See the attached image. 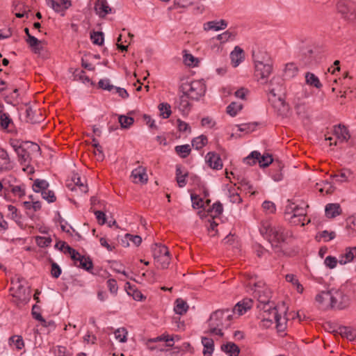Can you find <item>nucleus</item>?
Instances as JSON below:
<instances>
[{"label": "nucleus", "instance_id": "22", "mask_svg": "<svg viewBox=\"0 0 356 356\" xmlns=\"http://www.w3.org/2000/svg\"><path fill=\"white\" fill-rule=\"evenodd\" d=\"M252 58L254 62V65L258 63L272 62L268 53L260 49L252 51Z\"/></svg>", "mask_w": 356, "mask_h": 356}, {"label": "nucleus", "instance_id": "40", "mask_svg": "<svg viewBox=\"0 0 356 356\" xmlns=\"http://www.w3.org/2000/svg\"><path fill=\"white\" fill-rule=\"evenodd\" d=\"M242 108V104L233 102L227 106L226 111L230 116L234 117Z\"/></svg>", "mask_w": 356, "mask_h": 356}, {"label": "nucleus", "instance_id": "34", "mask_svg": "<svg viewBox=\"0 0 356 356\" xmlns=\"http://www.w3.org/2000/svg\"><path fill=\"white\" fill-rule=\"evenodd\" d=\"M188 309V305L187 302L181 298H177L175 300V305L174 311L176 314L183 315L186 313Z\"/></svg>", "mask_w": 356, "mask_h": 356}, {"label": "nucleus", "instance_id": "25", "mask_svg": "<svg viewBox=\"0 0 356 356\" xmlns=\"http://www.w3.org/2000/svg\"><path fill=\"white\" fill-rule=\"evenodd\" d=\"M227 26V22L225 19H220V21H211L204 24V29L206 31L215 30L220 31L225 29Z\"/></svg>", "mask_w": 356, "mask_h": 356}, {"label": "nucleus", "instance_id": "12", "mask_svg": "<svg viewBox=\"0 0 356 356\" xmlns=\"http://www.w3.org/2000/svg\"><path fill=\"white\" fill-rule=\"evenodd\" d=\"M131 177H133V181L136 184L140 183L141 184H145L148 181L146 168L143 166H138L134 169L131 172Z\"/></svg>", "mask_w": 356, "mask_h": 356}, {"label": "nucleus", "instance_id": "9", "mask_svg": "<svg viewBox=\"0 0 356 356\" xmlns=\"http://www.w3.org/2000/svg\"><path fill=\"white\" fill-rule=\"evenodd\" d=\"M271 309L273 312V318L276 323L275 327L277 333L280 336L284 337L286 334L284 332L286 329L287 320L286 318H282L281 315L279 314L277 306L275 304H272Z\"/></svg>", "mask_w": 356, "mask_h": 356}, {"label": "nucleus", "instance_id": "21", "mask_svg": "<svg viewBox=\"0 0 356 356\" xmlns=\"http://www.w3.org/2000/svg\"><path fill=\"white\" fill-rule=\"evenodd\" d=\"M325 216L329 218H334L342 213L340 204L338 203H330L325 206Z\"/></svg>", "mask_w": 356, "mask_h": 356}, {"label": "nucleus", "instance_id": "51", "mask_svg": "<svg viewBox=\"0 0 356 356\" xmlns=\"http://www.w3.org/2000/svg\"><path fill=\"white\" fill-rule=\"evenodd\" d=\"M171 258L169 254H164L159 258L154 259L155 262L157 264L158 267L165 269L167 268L170 264Z\"/></svg>", "mask_w": 356, "mask_h": 356}, {"label": "nucleus", "instance_id": "63", "mask_svg": "<svg viewBox=\"0 0 356 356\" xmlns=\"http://www.w3.org/2000/svg\"><path fill=\"white\" fill-rule=\"evenodd\" d=\"M191 197L193 202L192 206L194 209H205L204 202H203V200L200 198L197 195L191 194Z\"/></svg>", "mask_w": 356, "mask_h": 356}, {"label": "nucleus", "instance_id": "61", "mask_svg": "<svg viewBox=\"0 0 356 356\" xmlns=\"http://www.w3.org/2000/svg\"><path fill=\"white\" fill-rule=\"evenodd\" d=\"M35 241L37 245L40 248H46L50 245L52 240L50 236H36Z\"/></svg>", "mask_w": 356, "mask_h": 356}, {"label": "nucleus", "instance_id": "62", "mask_svg": "<svg viewBox=\"0 0 356 356\" xmlns=\"http://www.w3.org/2000/svg\"><path fill=\"white\" fill-rule=\"evenodd\" d=\"M98 88L104 90L111 91L115 86L112 85L108 79H100L98 82Z\"/></svg>", "mask_w": 356, "mask_h": 356}, {"label": "nucleus", "instance_id": "53", "mask_svg": "<svg viewBox=\"0 0 356 356\" xmlns=\"http://www.w3.org/2000/svg\"><path fill=\"white\" fill-rule=\"evenodd\" d=\"M260 158V153L257 151L252 152L248 156L243 159V162L248 165H253L257 163V159Z\"/></svg>", "mask_w": 356, "mask_h": 356}, {"label": "nucleus", "instance_id": "39", "mask_svg": "<svg viewBox=\"0 0 356 356\" xmlns=\"http://www.w3.org/2000/svg\"><path fill=\"white\" fill-rule=\"evenodd\" d=\"M273 229L274 227H273L269 222L265 221L261 222L259 232L263 236L268 238L270 241V234H272Z\"/></svg>", "mask_w": 356, "mask_h": 356}, {"label": "nucleus", "instance_id": "37", "mask_svg": "<svg viewBox=\"0 0 356 356\" xmlns=\"http://www.w3.org/2000/svg\"><path fill=\"white\" fill-rule=\"evenodd\" d=\"M339 330V334L342 337H346L350 341L356 339V330H353L349 327H340Z\"/></svg>", "mask_w": 356, "mask_h": 356}, {"label": "nucleus", "instance_id": "58", "mask_svg": "<svg viewBox=\"0 0 356 356\" xmlns=\"http://www.w3.org/2000/svg\"><path fill=\"white\" fill-rule=\"evenodd\" d=\"M9 343H13L17 350H21L24 346V340L22 336L14 335L9 338Z\"/></svg>", "mask_w": 356, "mask_h": 356}, {"label": "nucleus", "instance_id": "57", "mask_svg": "<svg viewBox=\"0 0 356 356\" xmlns=\"http://www.w3.org/2000/svg\"><path fill=\"white\" fill-rule=\"evenodd\" d=\"M258 125L257 122L243 123L237 125L239 131L250 133L253 131Z\"/></svg>", "mask_w": 356, "mask_h": 356}, {"label": "nucleus", "instance_id": "24", "mask_svg": "<svg viewBox=\"0 0 356 356\" xmlns=\"http://www.w3.org/2000/svg\"><path fill=\"white\" fill-rule=\"evenodd\" d=\"M76 261H79V264L77 266L79 268H83L88 272H90L93 268V263L90 257L83 256L79 253V255L76 256Z\"/></svg>", "mask_w": 356, "mask_h": 356}, {"label": "nucleus", "instance_id": "15", "mask_svg": "<svg viewBox=\"0 0 356 356\" xmlns=\"http://www.w3.org/2000/svg\"><path fill=\"white\" fill-rule=\"evenodd\" d=\"M207 162L213 169L219 170L222 168V162L219 154L210 152L206 156Z\"/></svg>", "mask_w": 356, "mask_h": 356}, {"label": "nucleus", "instance_id": "60", "mask_svg": "<svg viewBox=\"0 0 356 356\" xmlns=\"http://www.w3.org/2000/svg\"><path fill=\"white\" fill-rule=\"evenodd\" d=\"M351 175L349 170L343 169L339 174L331 175V177L337 178V181L339 182H344L348 181V177Z\"/></svg>", "mask_w": 356, "mask_h": 356}, {"label": "nucleus", "instance_id": "4", "mask_svg": "<svg viewBox=\"0 0 356 356\" xmlns=\"http://www.w3.org/2000/svg\"><path fill=\"white\" fill-rule=\"evenodd\" d=\"M180 91L186 94L190 99L197 101L204 95L206 92V86L200 81H193L183 83L180 88Z\"/></svg>", "mask_w": 356, "mask_h": 356}, {"label": "nucleus", "instance_id": "2", "mask_svg": "<svg viewBox=\"0 0 356 356\" xmlns=\"http://www.w3.org/2000/svg\"><path fill=\"white\" fill-rule=\"evenodd\" d=\"M256 278V275H248L250 281ZM249 284H252L254 287L252 288V290H254V296L257 298V300L260 304L258 305V307H260L261 305H262L261 309H265L267 307H271L272 304H275L273 302L270 301L272 294L270 289L264 286V284L262 282L259 281L253 283L250 282Z\"/></svg>", "mask_w": 356, "mask_h": 356}, {"label": "nucleus", "instance_id": "31", "mask_svg": "<svg viewBox=\"0 0 356 356\" xmlns=\"http://www.w3.org/2000/svg\"><path fill=\"white\" fill-rule=\"evenodd\" d=\"M188 176V172H185L183 173L181 170V165H176V181L178 184V186L181 188L184 187L186 184V177Z\"/></svg>", "mask_w": 356, "mask_h": 356}, {"label": "nucleus", "instance_id": "29", "mask_svg": "<svg viewBox=\"0 0 356 356\" xmlns=\"http://www.w3.org/2000/svg\"><path fill=\"white\" fill-rule=\"evenodd\" d=\"M202 343L204 346V356H211L214 350V341L212 339L206 337H202Z\"/></svg>", "mask_w": 356, "mask_h": 356}, {"label": "nucleus", "instance_id": "27", "mask_svg": "<svg viewBox=\"0 0 356 356\" xmlns=\"http://www.w3.org/2000/svg\"><path fill=\"white\" fill-rule=\"evenodd\" d=\"M125 289L129 296L133 297L135 300L141 301L145 299L140 291H139L135 286L131 285L129 282L125 284Z\"/></svg>", "mask_w": 356, "mask_h": 356}, {"label": "nucleus", "instance_id": "42", "mask_svg": "<svg viewBox=\"0 0 356 356\" xmlns=\"http://www.w3.org/2000/svg\"><path fill=\"white\" fill-rule=\"evenodd\" d=\"M208 143L207 137L204 135H201L196 137L192 140V146L197 150L201 149Z\"/></svg>", "mask_w": 356, "mask_h": 356}, {"label": "nucleus", "instance_id": "26", "mask_svg": "<svg viewBox=\"0 0 356 356\" xmlns=\"http://www.w3.org/2000/svg\"><path fill=\"white\" fill-rule=\"evenodd\" d=\"M306 216L305 209L298 205H295V211L292 216H291V222L299 224L302 223L304 225L305 223L301 222V218H305Z\"/></svg>", "mask_w": 356, "mask_h": 356}, {"label": "nucleus", "instance_id": "10", "mask_svg": "<svg viewBox=\"0 0 356 356\" xmlns=\"http://www.w3.org/2000/svg\"><path fill=\"white\" fill-rule=\"evenodd\" d=\"M254 67V76L257 78L258 80L266 79L273 71L272 62L266 63H258L257 65H255Z\"/></svg>", "mask_w": 356, "mask_h": 356}, {"label": "nucleus", "instance_id": "50", "mask_svg": "<svg viewBox=\"0 0 356 356\" xmlns=\"http://www.w3.org/2000/svg\"><path fill=\"white\" fill-rule=\"evenodd\" d=\"M158 108L161 113L160 115L163 117V118L167 119L170 116L172 113L171 106L168 103H161L159 104Z\"/></svg>", "mask_w": 356, "mask_h": 356}, {"label": "nucleus", "instance_id": "23", "mask_svg": "<svg viewBox=\"0 0 356 356\" xmlns=\"http://www.w3.org/2000/svg\"><path fill=\"white\" fill-rule=\"evenodd\" d=\"M334 132L337 136V139L340 140L341 142L348 141L350 138L349 131L347 127L344 125L339 124L337 126H334Z\"/></svg>", "mask_w": 356, "mask_h": 356}, {"label": "nucleus", "instance_id": "54", "mask_svg": "<svg viewBox=\"0 0 356 356\" xmlns=\"http://www.w3.org/2000/svg\"><path fill=\"white\" fill-rule=\"evenodd\" d=\"M188 99H189V97L186 94H184V93L179 97V108L183 112H184L186 111H189L191 109V104L188 102Z\"/></svg>", "mask_w": 356, "mask_h": 356}, {"label": "nucleus", "instance_id": "7", "mask_svg": "<svg viewBox=\"0 0 356 356\" xmlns=\"http://www.w3.org/2000/svg\"><path fill=\"white\" fill-rule=\"evenodd\" d=\"M225 312L228 313V309H218L216 312H213L209 318V330L208 331L210 334H214L216 335H218L220 337L223 336V332L222 331V329L223 328V325L222 323H218V322H216L214 321H218L219 318L222 317L224 316Z\"/></svg>", "mask_w": 356, "mask_h": 356}, {"label": "nucleus", "instance_id": "19", "mask_svg": "<svg viewBox=\"0 0 356 356\" xmlns=\"http://www.w3.org/2000/svg\"><path fill=\"white\" fill-rule=\"evenodd\" d=\"M315 300L323 309H327L330 308L328 304L331 302V290L322 291L316 295Z\"/></svg>", "mask_w": 356, "mask_h": 356}, {"label": "nucleus", "instance_id": "64", "mask_svg": "<svg viewBox=\"0 0 356 356\" xmlns=\"http://www.w3.org/2000/svg\"><path fill=\"white\" fill-rule=\"evenodd\" d=\"M11 122L13 120L8 113H4L0 115V126L3 129H6Z\"/></svg>", "mask_w": 356, "mask_h": 356}, {"label": "nucleus", "instance_id": "46", "mask_svg": "<svg viewBox=\"0 0 356 356\" xmlns=\"http://www.w3.org/2000/svg\"><path fill=\"white\" fill-rule=\"evenodd\" d=\"M223 211V207L222 204L218 201L215 202L212 207H210L207 209L208 213H211V216H213V218H216L222 214Z\"/></svg>", "mask_w": 356, "mask_h": 356}, {"label": "nucleus", "instance_id": "47", "mask_svg": "<svg viewBox=\"0 0 356 356\" xmlns=\"http://www.w3.org/2000/svg\"><path fill=\"white\" fill-rule=\"evenodd\" d=\"M90 39L94 44L102 45L104 41V35L102 31L90 32Z\"/></svg>", "mask_w": 356, "mask_h": 356}, {"label": "nucleus", "instance_id": "38", "mask_svg": "<svg viewBox=\"0 0 356 356\" xmlns=\"http://www.w3.org/2000/svg\"><path fill=\"white\" fill-rule=\"evenodd\" d=\"M7 188H8V192L10 191L15 197L22 198L26 195L24 184L19 186L10 185Z\"/></svg>", "mask_w": 356, "mask_h": 356}, {"label": "nucleus", "instance_id": "44", "mask_svg": "<svg viewBox=\"0 0 356 356\" xmlns=\"http://www.w3.org/2000/svg\"><path fill=\"white\" fill-rule=\"evenodd\" d=\"M19 90L17 88H15L10 95H5L3 99L4 101L9 104L16 106L18 104Z\"/></svg>", "mask_w": 356, "mask_h": 356}, {"label": "nucleus", "instance_id": "32", "mask_svg": "<svg viewBox=\"0 0 356 356\" xmlns=\"http://www.w3.org/2000/svg\"><path fill=\"white\" fill-rule=\"evenodd\" d=\"M305 82L307 85L318 89L322 87L319 79L314 74L309 72L305 74Z\"/></svg>", "mask_w": 356, "mask_h": 356}, {"label": "nucleus", "instance_id": "43", "mask_svg": "<svg viewBox=\"0 0 356 356\" xmlns=\"http://www.w3.org/2000/svg\"><path fill=\"white\" fill-rule=\"evenodd\" d=\"M10 164V158L8 152L2 148H0V170L8 169Z\"/></svg>", "mask_w": 356, "mask_h": 356}, {"label": "nucleus", "instance_id": "55", "mask_svg": "<svg viewBox=\"0 0 356 356\" xmlns=\"http://www.w3.org/2000/svg\"><path fill=\"white\" fill-rule=\"evenodd\" d=\"M119 122L122 129H127L131 127L134 122V120L132 117L126 115H120L118 118Z\"/></svg>", "mask_w": 356, "mask_h": 356}, {"label": "nucleus", "instance_id": "33", "mask_svg": "<svg viewBox=\"0 0 356 356\" xmlns=\"http://www.w3.org/2000/svg\"><path fill=\"white\" fill-rule=\"evenodd\" d=\"M71 181L74 183L76 190L79 189L81 193H86L88 192V185L86 182L81 181V179L79 174H74L72 177Z\"/></svg>", "mask_w": 356, "mask_h": 356}, {"label": "nucleus", "instance_id": "30", "mask_svg": "<svg viewBox=\"0 0 356 356\" xmlns=\"http://www.w3.org/2000/svg\"><path fill=\"white\" fill-rule=\"evenodd\" d=\"M221 350L229 356H238L240 353L239 347L234 343L227 342L221 346Z\"/></svg>", "mask_w": 356, "mask_h": 356}, {"label": "nucleus", "instance_id": "6", "mask_svg": "<svg viewBox=\"0 0 356 356\" xmlns=\"http://www.w3.org/2000/svg\"><path fill=\"white\" fill-rule=\"evenodd\" d=\"M24 281L23 277H18L17 282L19 283L17 289L13 293V298H15V302L19 306L20 304L26 305L31 300V291L30 289H26L22 284Z\"/></svg>", "mask_w": 356, "mask_h": 356}, {"label": "nucleus", "instance_id": "14", "mask_svg": "<svg viewBox=\"0 0 356 356\" xmlns=\"http://www.w3.org/2000/svg\"><path fill=\"white\" fill-rule=\"evenodd\" d=\"M95 10L102 18L111 13V8L108 6L106 0H97L95 3Z\"/></svg>", "mask_w": 356, "mask_h": 356}, {"label": "nucleus", "instance_id": "8", "mask_svg": "<svg viewBox=\"0 0 356 356\" xmlns=\"http://www.w3.org/2000/svg\"><path fill=\"white\" fill-rule=\"evenodd\" d=\"M270 235V241L278 243H285L286 239L292 236V232L282 226L274 227Z\"/></svg>", "mask_w": 356, "mask_h": 356}, {"label": "nucleus", "instance_id": "56", "mask_svg": "<svg viewBox=\"0 0 356 356\" xmlns=\"http://www.w3.org/2000/svg\"><path fill=\"white\" fill-rule=\"evenodd\" d=\"M49 261L51 264V275L54 278H58L62 273L60 267L51 259H49Z\"/></svg>", "mask_w": 356, "mask_h": 356}, {"label": "nucleus", "instance_id": "49", "mask_svg": "<svg viewBox=\"0 0 356 356\" xmlns=\"http://www.w3.org/2000/svg\"><path fill=\"white\" fill-rule=\"evenodd\" d=\"M285 278L287 282H291L296 287V290L298 293H302L303 292L304 288L302 285L293 274H287Z\"/></svg>", "mask_w": 356, "mask_h": 356}, {"label": "nucleus", "instance_id": "1", "mask_svg": "<svg viewBox=\"0 0 356 356\" xmlns=\"http://www.w3.org/2000/svg\"><path fill=\"white\" fill-rule=\"evenodd\" d=\"M277 87H273V85L275 82H276V79L273 78L270 82V85L271 88L268 89L269 90V96L268 101L271 103L272 106L273 107L275 111L277 114L282 118L287 117L290 111L289 105L285 102L284 99L280 96L279 92H282V80L277 78Z\"/></svg>", "mask_w": 356, "mask_h": 356}, {"label": "nucleus", "instance_id": "17", "mask_svg": "<svg viewBox=\"0 0 356 356\" xmlns=\"http://www.w3.org/2000/svg\"><path fill=\"white\" fill-rule=\"evenodd\" d=\"M356 257V247H348L345 252L339 257V263L341 265L352 261Z\"/></svg>", "mask_w": 356, "mask_h": 356}, {"label": "nucleus", "instance_id": "41", "mask_svg": "<svg viewBox=\"0 0 356 356\" xmlns=\"http://www.w3.org/2000/svg\"><path fill=\"white\" fill-rule=\"evenodd\" d=\"M17 154L19 157V160L22 163L29 162L31 160V152L29 151L28 148H25V144L24 142L23 145H22V148L17 153Z\"/></svg>", "mask_w": 356, "mask_h": 356}, {"label": "nucleus", "instance_id": "28", "mask_svg": "<svg viewBox=\"0 0 356 356\" xmlns=\"http://www.w3.org/2000/svg\"><path fill=\"white\" fill-rule=\"evenodd\" d=\"M152 251L154 259L159 258L164 254H170L167 246L157 243L152 245Z\"/></svg>", "mask_w": 356, "mask_h": 356}, {"label": "nucleus", "instance_id": "16", "mask_svg": "<svg viewBox=\"0 0 356 356\" xmlns=\"http://www.w3.org/2000/svg\"><path fill=\"white\" fill-rule=\"evenodd\" d=\"M284 166V164L280 160L277 159H275V161L273 163V168L270 171L271 177L274 181H279L282 179L283 175L282 171Z\"/></svg>", "mask_w": 356, "mask_h": 356}, {"label": "nucleus", "instance_id": "18", "mask_svg": "<svg viewBox=\"0 0 356 356\" xmlns=\"http://www.w3.org/2000/svg\"><path fill=\"white\" fill-rule=\"evenodd\" d=\"M230 58L234 67H237L245 58L244 51L238 46L235 47L230 54Z\"/></svg>", "mask_w": 356, "mask_h": 356}, {"label": "nucleus", "instance_id": "52", "mask_svg": "<svg viewBox=\"0 0 356 356\" xmlns=\"http://www.w3.org/2000/svg\"><path fill=\"white\" fill-rule=\"evenodd\" d=\"M92 146L95 148V154L97 156V160L103 161L104 159V154L103 153L102 147L99 145V141L96 138L92 136Z\"/></svg>", "mask_w": 356, "mask_h": 356}, {"label": "nucleus", "instance_id": "20", "mask_svg": "<svg viewBox=\"0 0 356 356\" xmlns=\"http://www.w3.org/2000/svg\"><path fill=\"white\" fill-rule=\"evenodd\" d=\"M26 42L31 51L35 54H40L43 49L41 44L45 43L44 40H39L35 36L29 37V38L26 39Z\"/></svg>", "mask_w": 356, "mask_h": 356}, {"label": "nucleus", "instance_id": "36", "mask_svg": "<svg viewBox=\"0 0 356 356\" xmlns=\"http://www.w3.org/2000/svg\"><path fill=\"white\" fill-rule=\"evenodd\" d=\"M275 159L273 158L272 154L268 153L264 154L262 156L260 154V158L257 159V162L259 163L261 168L268 167L271 163H273Z\"/></svg>", "mask_w": 356, "mask_h": 356}, {"label": "nucleus", "instance_id": "11", "mask_svg": "<svg viewBox=\"0 0 356 356\" xmlns=\"http://www.w3.org/2000/svg\"><path fill=\"white\" fill-rule=\"evenodd\" d=\"M47 4L50 6L55 12L62 13L61 15H65V11L72 6L71 0H45Z\"/></svg>", "mask_w": 356, "mask_h": 356}, {"label": "nucleus", "instance_id": "48", "mask_svg": "<svg viewBox=\"0 0 356 356\" xmlns=\"http://www.w3.org/2000/svg\"><path fill=\"white\" fill-rule=\"evenodd\" d=\"M175 150L181 158H186L191 153V149L189 145H177Z\"/></svg>", "mask_w": 356, "mask_h": 356}, {"label": "nucleus", "instance_id": "13", "mask_svg": "<svg viewBox=\"0 0 356 356\" xmlns=\"http://www.w3.org/2000/svg\"><path fill=\"white\" fill-rule=\"evenodd\" d=\"M44 120L40 111L33 110L31 106L26 109V121L31 124L40 123Z\"/></svg>", "mask_w": 356, "mask_h": 356}, {"label": "nucleus", "instance_id": "3", "mask_svg": "<svg viewBox=\"0 0 356 356\" xmlns=\"http://www.w3.org/2000/svg\"><path fill=\"white\" fill-rule=\"evenodd\" d=\"M337 10L344 21L356 25V2L352 0H339L337 3Z\"/></svg>", "mask_w": 356, "mask_h": 356}, {"label": "nucleus", "instance_id": "35", "mask_svg": "<svg viewBox=\"0 0 356 356\" xmlns=\"http://www.w3.org/2000/svg\"><path fill=\"white\" fill-rule=\"evenodd\" d=\"M49 186V184L44 179H36L32 186V188L34 192L39 193L47 190Z\"/></svg>", "mask_w": 356, "mask_h": 356}, {"label": "nucleus", "instance_id": "59", "mask_svg": "<svg viewBox=\"0 0 356 356\" xmlns=\"http://www.w3.org/2000/svg\"><path fill=\"white\" fill-rule=\"evenodd\" d=\"M298 67L293 63H287L285 66L284 73L287 77L291 78L296 75Z\"/></svg>", "mask_w": 356, "mask_h": 356}, {"label": "nucleus", "instance_id": "5", "mask_svg": "<svg viewBox=\"0 0 356 356\" xmlns=\"http://www.w3.org/2000/svg\"><path fill=\"white\" fill-rule=\"evenodd\" d=\"M350 298L341 290H331V302L328 304L330 309H343L350 305Z\"/></svg>", "mask_w": 356, "mask_h": 356}, {"label": "nucleus", "instance_id": "45", "mask_svg": "<svg viewBox=\"0 0 356 356\" xmlns=\"http://www.w3.org/2000/svg\"><path fill=\"white\" fill-rule=\"evenodd\" d=\"M74 77L76 80H79L83 83H90L93 86L94 83L92 81L86 74V72L84 70H76L74 72Z\"/></svg>", "mask_w": 356, "mask_h": 356}]
</instances>
